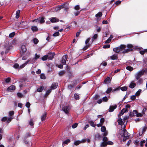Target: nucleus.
<instances>
[{
	"instance_id": "nucleus-1",
	"label": "nucleus",
	"mask_w": 147,
	"mask_h": 147,
	"mask_svg": "<svg viewBox=\"0 0 147 147\" xmlns=\"http://www.w3.org/2000/svg\"><path fill=\"white\" fill-rule=\"evenodd\" d=\"M146 71V70L143 69L138 71L135 75V77L137 80H138L143 75Z\"/></svg>"
},
{
	"instance_id": "nucleus-2",
	"label": "nucleus",
	"mask_w": 147,
	"mask_h": 147,
	"mask_svg": "<svg viewBox=\"0 0 147 147\" xmlns=\"http://www.w3.org/2000/svg\"><path fill=\"white\" fill-rule=\"evenodd\" d=\"M44 19L45 18L44 17H39L36 19L32 20V22L42 24L43 23L45 22Z\"/></svg>"
},
{
	"instance_id": "nucleus-3",
	"label": "nucleus",
	"mask_w": 147,
	"mask_h": 147,
	"mask_svg": "<svg viewBox=\"0 0 147 147\" xmlns=\"http://www.w3.org/2000/svg\"><path fill=\"white\" fill-rule=\"evenodd\" d=\"M123 134H122L121 136H123L124 137H126V138H128L129 136V135L126 129H124L123 130Z\"/></svg>"
},
{
	"instance_id": "nucleus-4",
	"label": "nucleus",
	"mask_w": 147,
	"mask_h": 147,
	"mask_svg": "<svg viewBox=\"0 0 147 147\" xmlns=\"http://www.w3.org/2000/svg\"><path fill=\"white\" fill-rule=\"evenodd\" d=\"M62 109L65 113L67 114L68 113L69 111L70 110V108L68 106H66L63 107Z\"/></svg>"
},
{
	"instance_id": "nucleus-5",
	"label": "nucleus",
	"mask_w": 147,
	"mask_h": 147,
	"mask_svg": "<svg viewBox=\"0 0 147 147\" xmlns=\"http://www.w3.org/2000/svg\"><path fill=\"white\" fill-rule=\"evenodd\" d=\"M67 58V56L66 55H64L62 58V63L63 65H65L66 63V61Z\"/></svg>"
},
{
	"instance_id": "nucleus-6",
	"label": "nucleus",
	"mask_w": 147,
	"mask_h": 147,
	"mask_svg": "<svg viewBox=\"0 0 147 147\" xmlns=\"http://www.w3.org/2000/svg\"><path fill=\"white\" fill-rule=\"evenodd\" d=\"M86 141L85 139H83L81 141L77 140L74 142V144L75 145L77 146L81 143L86 142Z\"/></svg>"
},
{
	"instance_id": "nucleus-7",
	"label": "nucleus",
	"mask_w": 147,
	"mask_h": 147,
	"mask_svg": "<svg viewBox=\"0 0 147 147\" xmlns=\"http://www.w3.org/2000/svg\"><path fill=\"white\" fill-rule=\"evenodd\" d=\"M55 55L54 53H49L47 55L48 59L49 60H52L53 58L54 55Z\"/></svg>"
},
{
	"instance_id": "nucleus-8",
	"label": "nucleus",
	"mask_w": 147,
	"mask_h": 147,
	"mask_svg": "<svg viewBox=\"0 0 147 147\" xmlns=\"http://www.w3.org/2000/svg\"><path fill=\"white\" fill-rule=\"evenodd\" d=\"M117 107V106L116 105H115L113 106H111L110 107L109 110V112H112L114 111V110Z\"/></svg>"
},
{
	"instance_id": "nucleus-9",
	"label": "nucleus",
	"mask_w": 147,
	"mask_h": 147,
	"mask_svg": "<svg viewBox=\"0 0 147 147\" xmlns=\"http://www.w3.org/2000/svg\"><path fill=\"white\" fill-rule=\"evenodd\" d=\"M146 129V128L145 127H144L142 128H141L139 130V134L141 136L142 134L145 131Z\"/></svg>"
},
{
	"instance_id": "nucleus-10",
	"label": "nucleus",
	"mask_w": 147,
	"mask_h": 147,
	"mask_svg": "<svg viewBox=\"0 0 147 147\" xmlns=\"http://www.w3.org/2000/svg\"><path fill=\"white\" fill-rule=\"evenodd\" d=\"M16 89V87L15 86L13 85H12L10 86L7 89V90L9 92H12L13 91L15 90Z\"/></svg>"
},
{
	"instance_id": "nucleus-11",
	"label": "nucleus",
	"mask_w": 147,
	"mask_h": 147,
	"mask_svg": "<svg viewBox=\"0 0 147 147\" xmlns=\"http://www.w3.org/2000/svg\"><path fill=\"white\" fill-rule=\"evenodd\" d=\"M49 19L50 21L52 23L57 22L59 21L58 19L55 17L50 18Z\"/></svg>"
},
{
	"instance_id": "nucleus-12",
	"label": "nucleus",
	"mask_w": 147,
	"mask_h": 147,
	"mask_svg": "<svg viewBox=\"0 0 147 147\" xmlns=\"http://www.w3.org/2000/svg\"><path fill=\"white\" fill-rule=\"evenodd\" d=\"M47 113H44L41 116V119L42 121H43L45 120L47 117Z\"/></svg>"
},
{
	"instance_id": "nucleus-13",
	"label": "nucleus",
	"mask_w": 147,
	"mask_h": 147,
	"mask_svg": "<svg viewBox=\"0 0 147 147\" xmlns=\"http://www.w3.org/2000/svg\"><path fill=\"white\" fill-rule=\"evenodd\" d=\"M118 47L119 49V51H120L124 50L126 48V46L125 45H122Z\"/></svg>"
},
{
	"instance_id": "nucleus-14",
	"label": "nucleus",
	"mask_w": 147,
	"mask_h": 147,
	"mask_svg": "<svg viewBox=\"0 0 147 147\" xmlns=\"http://www.w3.org/2000/svg\"><path fill=\"white\" fill-rule=\"evenodd\" d=\"M58 85L57 83H53L51 85V88L53 89H55L57 88Z\"/></svg>"
},
{
	"instance_id": "nucleus-15",
	"label": "nucleus",
	"mask_w": 147,
	"mask_h": 147,
	"mask_svg": "<svg viewBox=\"0 0 147 147\" xmlns=\"http://www.w3.org/2000/svg\"><path fill=\"white\" fill-rule=\"evenodd\" d=\"M35 60L34 58L30 59L27 61L26 62L27 63H33L35 62Z\"/></svg>"
},
{
	"instance_id": "nucleus-16",
	"label": "nucleus",
	"mask_w": 147,
	"mask_h": 147,
	"mask_svg": "<svg viewBox=\"0 0 147 147\" xmlns=\"http://www.w3.org/2000/svg\"><path fill=\"white\" fill-rule=\"evenodd\" d=\"M136 86V84L133 81L131 82L130 83L129 87L130 88H133Z\"/></svg>"
},
{
	"instance_id": "nucleus-17",
	"label": "nucleus",
	"mask_w": 147,
	"mask_h": 147,
	"mask_svg": "<svg viewBox=\"0 0 147 147\" xmlns=\"http://www.w3.org/2000/svg\"><path fill=\"white\" fill-rule=\"evenodd\" d=\"M104 83L105 84H108L110 83L111 82V79L109 77H108L106 78L104 80Z\"/></svg>"
},
{
	"instance_id": "nucleus-18",
	"label": "nucleus",
	"mask_w": 147,
	"mask_h": 147,
	"mask_svg": "<svg viewBox=\"0 0 147 147\" xmlns=\"http://www.w3.org/2000/svg\"><path fill=\"white\" fill-rule=\"evenodd\" d=\"M110 58L112 60L117 59H118L117 55L114 54L110 57Z\"/></svg>"
},
{
	"instance_id": "nucleus-19",
	"label": "nucleus",
	"mask_w": 147,
	"mask_h": 147,
	"mask_svg": "<svg viewBox=\"0 0 147 147\" xmlns=\"http://www.w3.org/2000/svg\"><path fill=\"white\" fill-rule=\"evenodd\" d=\"M31 29L34 32H36L38 30V28L37 26H32L31 27Z\"/></svg>"
},
{
	"instance_id": "nucleus-20",
	"label": "nucleus",
	"mask_w": 147,
	"mask_h": 147,
	"mask_svg": "<svg viewBox=\"0 0 147 147\" xmlns=\"http://www.w3.org/2000/svg\"><path fill=\"white\" fill-rule=\"evenodd\" d=\"M21 51L23 53H24L26 51V46L24 45H22L21 47Z\"/></svg>"
},
{
	"instance_id": "nucleus-21",
	"label": "nucleus",
	"mask_w": 147,
	"mask_h": 147,
	"mask_svg": "<svg viewBox=\"0 0 147 147\" xmlns=\"http://www.w3.org/2000/svg\"><path fill=\"white\" fill-rule=\"evenodd\" d=\"M132 50V49H124V50L122 52L123 53H127L130 51H131Z\"/></svg>"
},
{
	"instance_id": "nucleus-22",
	"label": "nucleus",
	"mask_w": 147,
	"mask_h": 147,
	"mask_svg": "<svg viewBox=\"0 0 147 147\" xmlns=\"http://www.w3.org/2000/svg\"><path fill=\"white\" fill-rule=\"evenodd\" d=\"M128 111V109H127L124 108L121 110V114L122 115L124 114L126 112Z\"/></svg>"
},
{
	"instance_id": "nucleus-23",
	"label": "nucleus",
	"mask_w": 147,
	"mask_h": 147,
	"mask_svg": "<svg viewBox=\"0 0 147 147\" xmlns=\"http://www.w3.org/2000/svg\"><path fill=\"white\" fill-rule=\"evenodd\" d=\"M89 123H90L91 126L93 127H95L96 126V124H94V122L92 121H88Z\"/></svg>"
},
{
	"instance_id": "nucleus-24",
	"label": "nucleus",
	"mask_w": 147,
	"mask_h": 147,
	"mask_svg": "<svg viewBox=\"0 0 147 147\" xmlns=\"http://www.w3.org/2000/svg\"><path fill=\"white\" fill-rule=\"evenodd\" d=\"M64 7V5H62L55 8V10L56 11H58L61 9V8Z\"/></svg>"
},
{
	"instance_id": "nucleus-25",
	"label": "nucleus",
	"mask_w": 147,
	"mask_h": 147,
	"mask_svg": "<svg viewBox=\"0 0 147 147\" xmlns=\"http://www.w3.org/2000/svg\"><path fill=\"white\" fill-rule=\"evenodd\" d=\"M20 10L17 11L16 13V19H18L19 17L20 13Z\"/></svg>"
},
{
	"instance_id": "nucleus-26",
	"label": "nucleus",
	"mask_w": 147,
	"mask_h": 147,
	"mask_svg": "<svg viewBox=\"0 0 147 147\" xmlns=\"http://www.w3.org/2000/svg\"><path fill=\"white\" fill-rule=\"evenodd\" d=\"M44 87L43 86H42L38 88L37 89V92H40L42 91L44 89Z\"/></svg>"
},
{
	"instance_id": "nucleus-27",
	"label": "nucleus",
	"mask_w": 147,
	"mask_h": 147,
	"mask_svg": "<svg viewBox=\"0 0 147 147\" xmlns=\"http://www.w3.org/2000/svg\"><path fill=\"white\" fill-rule=\"evenodd\" d=\"M65 71H59L58 73L59 76H62L65 74Z\"/></svg>"
},
{
	"instance_id": "nucleus-28",
	"label": "nucleus",
	"mask_w": 147,
	"mask_h": 147,
	"mask_svg": "<svg viewBox=\"0 0 147 147\" xmlns=\"http://www.w3.org/2000/svg\"><path fill=\"white\" fill-rule=\"evenodd\" d=\"M126 68L127 69L129 70L130 71H132L133 69V68L130 66H127L126 67Z\"/></svg>"
},
{
	"instance_id": "nucleus-29",
	"label": "nucleus",
	"mask_w": 147,
	"mask_h": 147,
	"mask_svg": "<svg viewBox=\"0 0 147 147\" xmlns=\"http://www.w3.org/2000/svg\"><path fill=\"white\" fill-rule=\"evenodd\" d=\"M113 51L117 53H118L120 52L119 49V48L118 47L116 48H113Z\"/></svg>"
},
{
	"instance_id": "nucleus-30",
	"label": "nucleus",
	"mask_w": 147,
	"mask_h": 147,
	"mask_svg": "<svg viewBox=\"0 0 147 147\" xmlns=\"http://www.w3.org/2000/svg\"><path fill=\"white\" fill-rule=\"evenodd\" d=\"M40 78L41 79H45L46 78V77L45 76V75L43 74H41L40 75Z\"/></svg>"
},
{
	"instance_id": "nucleus-31",
	"label": "nucleus",
	"mask_w": 147,
	"mask_h": 147,
	"mask_svg": "<svg viewBox=\"0 0 147 147\" xmlns=\"http://www.w3.org/2000/svg\"><path fill=\"white\" fill-rule=\"evenodd\" d=\"M129 49H132L134 47L131 44H128L127 46Z\"/></svg>"
},
{
	"instance_id": "nucleus-32",
	"label": "nucleus",
	"mask_w": 147,
	"mask_h": 147,
	"mask_svg": "<svg viewBox=\"0 0 147 147\" xmlns=\"http://www.w3.org/2000/svg\"><path fill=\"white\" fill-rule=\"evenodd\" d=\"M70 140L69 139H67L64 141L63 142V144H67L70 142Z\"/></svg>"
},
{
	"instance_id": "nucleus-33",
	"label": "nucleus",
	"mask_w": 147,
	"mask_h": 147,
	"mask_svg": "<svg viewBox=\"0 0 147 147\" xmlns=\"http://www.w3.org/2000/svg\"><path fill=\"white\" fill-rule=\"evenodd\" d=\"M120 89L122 91H125L127 90V87L126 86L122 87L120 88Z\"/></svg>"
},
{
	"instance_id": "nucleus-34",
	"label": "nucleus",
	"mask_w": 147,
	"mask_h": 147,
	"mask_svg": "<svg viewBox=\"0 0 147 147\" xmlns=\"http://www.w3.org/2000/svg\"><path fill=\"white\" fill-rule=\"evenodd\" d=\"M141 91V90H140V89L139 90H138V91L136 93V94H135L136 96H139L140 94Z\"/></svg>"
},
{
	"instance_id": "nucleus-35",
	"label": "nucleus",
	"mask_w": 147,
	"mask_h": 147,
	"mask_svg": "<svg viewBox=\"0 0 147 147\" xmlns=\"http://www.w3.org/2000/svg\"><path fill=\"white\" fill-rule=\"evenodd\" d=\"M42 60L43 61H45L48 59L47 55L44 56L42 57Z\"/></svg>"
},
{
	"instance_id": "nucleus-36",
	"label": "nucleus",
	"mask_w": 147,
	"mask_h": 147,
	"mask_svg": "<svg viewBox=\"0 0 147 147\" xmlns=\"http://www.w3.org/2000/svg\"><path fill=\"white\" fill-rule=\"evenodd\" d=\"M13 118V116L10 117L9 118H8V119L7 118V122L8 123L10 122L11 121V120Z\"/></svg>"
},
{
	"instance_id": "nucleus-37",
	"label": "nucleus",
	"mask_w": 147,
	"mask_h": 147,
	"mask_svg": "<svg viewBox=\"0 0 147 147\" xmlns=\"http://www.w3.org/2000/svg\"><path fill=\"white\" fill-rule=\"evenodd\" d=\"M146 52H147V49L144 50L140 51V53L142 55H143Z\"/></svg>"
},
{
	"instance_id": "nucleus-38",
	"label": "nucleus",
	"mask_w": 147,
	"mask_h": 147,
	"mask_svg": "<svg viewBox=\"0 0 147 147\" xmlns=\"http://www.w3.org/2000/svg\"><path fill=\"white\" fill-rule=\"evenodd\" d=\"M118 122L119 124L120 125H122L123 124V121H122L121 119H119L118 120Z\"/></svg>"
},
{
	"instance_id": "nucleus-39",
	"label": "nucleus",
	"mask_w": 147,
	"mask_h": 147,
	"mask_svg": "<svg viewBox=\"0 0 147 147\" xmlns=\"http://www.w3.org/2000/svg\"><path fill=\"white\" fill-rule=\"evenodd\" d=\"M112 90V89L111 88H109L106 91V92L107 94L109 93Z\"/></svg>"
},
{
	"instance_id": "nucleus-40",
	"label": "nucleus",
	"mask_w": 147,
	"mask_h": 147,
	"mask_svg": "<svg viewBox=\"0 0 147 147\" xmlns=\"http://www.w3.org/2000/svg\"><path fill=\"white\" fill-rule=\"evenodd\" d=\"M13 67L15 69H19V65L17 63H16L13 65Z\"/></svg>"
},
{
	"instance_id": "nucleus-41",
	"label": "nucleus",
	"mask_w": 147,
	"mask_h": 147,
	"mask_svg": "<svg viewBox=\"0 0 147 147\" xmlns=\"http://www.w3.org/2000/svg\"><path fill=\"white\" fill-rule=\"evenodd\" d=\"M40 57V56L39 55H37L36 53L35 54V56L34 58L35 60H36L38 59Z\"/></svg>"
},
{
	"instance_id": "nucleus-42",
	"label": "nucleus",
	"mask_w": 147,
	"mask_h": 147,
	"mask_svg": "<svg viewBox=\"0 0 147 147\" xmlns=\"http://www.w3.org/2000/svg\"><path fill=\"white\" fill-rule=\"evenodd\" d=\"M102 13L101 12H99L96 15V17H100L102 16Z\"/></svg>"
},
{
	"instance_id": "nucleus-43",
	"label": "nucleus",
	"mask_w": 147,
	"mask_h": 147,
	"mask_svg": "<svg viewBox=\"0 0 147 147\" xmlns=\"http://www.w3.org/2000/svg\"><path fill=\"white\" fill-rule=\"evenodd\" d=\"M15 35V32H13L11 33H10L9 35V37L10 38H12Z\"/></svg>"
},
{
	"instance_id": "nucleus-44",
	"label": "nucleus",
	"mask_w": 147,
	"mask_h": 147,
	"mask_svg": "<svg viewBox=\"0 0 147 147\" xmlns=\"http://www.w3.org/2000/svg\"><path fill=\"white\" fill-rule=\"evenodd\" d=\"M59 35V33L58 32H56L54 33L53 34V36H58Z\"/></svg>"
},
{
	"instance_id": "nucleus-45",
	"label": "nucleus",
	"mask_w": 147,
	"mask_h": 147,
	"mask_svg": "<svg viewBox=\"0 0 147 147\" xmlns=\"http://www.w3.org/2000/svg\"><path fill=\"white\" fill-rule=\"evenodd\" d=\"M90 46L89 44H88V45H86V46H85L83 48V50L84 51L86 50Z\"/></svg>"
},
{
	"instance_id": "nucleus-46",
	"label": "nucleus",
	"mask_w": 147,
	"mask_h": 147,
	"mask_svg": "<svg viewBox=\"0 0 147 147\" xmlns=\"http://www.w3.org/2000/svg\"><path fill=\"white\" fill-rule=\"evenodd\" d=\"M14 114V112L13 111H11L9 113V115L10 117L13 116Z\"/></svg>"
},
{
	"instance_id": "nucleus-47",
	"label": "nucleus",
	"mask_w": 147,
	"mask_h": 147,
	"mask_svg": "<svg viewBox=\"0 0 147 147\" xmlns=\"http://www.w3.org/2000/svg\"><path fill=\"white\" fill-rule=\"evenodd\" d=\"M74 9L75 10H79L80 9V7L79 5H76L74 7Z\"/></svg>"
},
{
	"instance_id": "nucleus-48",
	"label": "nucleus",
	"mask_w": 147,
	"mask_h": 147,
	"mask_svg": "<svg viewBox=\"0 0 147 147\" xmlns=\"http://www.w3.org/2000/svg\"><path fill=\"white\" fill-rule=\"evenodd\" d=\"M27 64V63L26 62L24 64L22 65L20 67L19 66V69H22L24 67L25 65Z\"/></svg>"
},
{
	"instance_id": "nucleus-49",
	"label": "nucleus",
	"mask_w": 147,
	"mask_h": 147,
	"mask_svg": "<svg viewBox=\"0 0 147 147\" xmlns=\"http://www.w3.org/2000/svg\"><path fill=\"white\" fill-rule=\"evenodd\" d=\"M35 44H37L38 42V40L36 38H35L33 40Z\"/></svg>"
},
{
	"instance_id": "nucleus-50",
	"label": "nucleus",
	"mask_w": 147,
	"mask_h": 147,
	"mask_svg": "<svg viewBox=\"0 0 147 147\" xmlns=\"http://www.w3.org/2000/svg\"><path fill=\"white\" fill-rule=\"evenodd\" d=\"M74 97L76 99H79V95H78L77 94H75L74 95Z\"/></svg>"
},
{
	"instance_id": "nucleus-51",
	"label": "nucleus",
	"mask_w": 147,
	"mask_h": 147,
	"mask_svg": "<svg viewBox=\"0 0 147 147\" xmlns=\"http://www.w3.org/2000/svg\"><path fill=\"white\" fill-rule=\"evenodd\" d=\"M101 130L102 132H104L106 131V128L104 126H102L101 128Z\"/></svg>"
},
{
	"instance_id": "nucleus-52",
	"label": "nucleus",
	"mask_w": 147,
	"mask_h": 147,
	"mask_svg": "<svg viewBox=\"0 0 147 147\" xmlns=\"http://www.w3.org/2000/svg\"><path fill=\"white\" fill-rule=\"evenodd\" d=\"M7 119V118L6 117H3L1 119V120L2 121H6Z\"/></svg>"
},
{
	"instance_id": "nucleus-53",
	"label": "nucleus",
	"mask_w": 147,
	"mask_h": 147,
	"mask_svg": "<svg viewBox=\"0 0 147 147\" xmlns=\"http://www.w3.org/2000/svg\"><path fill=\"white\" fill-rule=\"evenodd\" d=\"M51 91V89L47 90L46 93V95L48 96L49 93H50Z\"/></svg>"
},
{
	"instance_id": "nucleus-54",
	"label": "nucleus",
	"mask_w": 147,
	"mask_h": 147,
	"mask_svg": "<svg viewBox=\"0 0 147 147\" xmlns=\"http://www.w3.org/2000/svg\"><path fill=\"white\" fill-rule=\"evenodd\" d=\"M78 124L77 123H76L72 125V127L73 128H75L77 127Z\"/></svg>"
},
{
	"instance_id": "nucleus-55",
	"label": "nucleus",
	"mask_w": 147,
	"mask_h": 147,
	"mask_svg": "<svg viewBox=\"0 0 147 147\" xmlns=\"http://www.w3.org/2000/svg\"><path fill=\"white\" fill-rule=\"evenodd\" d=\"M107 144V142H103L101 144V145L102 146H106Z\"/></svg>"
},
{
	"instance_id": "nucleus-56",
	"label": "nucleus",
	"mask_w": 147,
	"mask_h": 147,
	"mask_svg": "<svg viewBox=\"0 0 147 147\" xmlns=\"http://www.w3.org/2000/svg\"><path fill=\"white\" fill-rule=\"evenodd\" d=\"M136 116L137 117H141L143 116V114L141 113H138Z\"/></svg>"
},
{
	"instance_id": "nucleus-57",
	"label": "nucleus",
	"mask_w": 147,
	"mask_h": 147,
	"mask_svg": "<svg viewBox=\"0 0 147 147\" xmlns=\"http://www.w3.org/2000/svg\"><path fill=\"white\" fill-rule=\"evenodd\" d=\"M110 47V45H105L103 47V48L105 49L109 48Z\"/></svg>"
},
{
	"instance_id": "nucleus-58",
	"label": "nucleus",
	"mask_w": 147,
	"mask_h": 147,
	"mask_svg": "<svg viewBox=\"0 0 147 147\" xmlns=\"http://www.w3.org/2000/svg\"><path fill=\"white\" fill-rule=\"evenodd\" d=\"M30 104L29 102H27L26 104V107L29 108L30 107Z\"/></svg>"
},
{
	"instance_id": "nucleus-59",
	"label": "nucleus",
	"mask_w": 147,
	"mask_h": 147,
	"mask_svg": "<svg viewBox=\"0 0 147 147\" xmlns=\"http://www.w3.org/2000/svg\"><path fill=\"white\" fill-rule=\"evenodd\" d=\"M103 101L105 102H107L108 100L107 98V97L105 96L103 98L102 100Z\"/></svg>"
},
{
	"instance_id": "nucleus-60",
	"label": "nucleus",
	"mask_w": 147,
	"mask_h": 147,
	"mask_svg": "<svg viewBox=\"0 0 147 147\" xmlns=\"http://www.w3.org/2000/svg\"><path fill=\"white\" fill-rule=\"evenodd\" d=\"M29 124L31 126H33L34 125L33 121L32 119H31L29 122Z\"/></svg>"
},
{
	"instance_id": "nucleus-61",
	"label": "nucleus",
	"mask_w": 147,
	"mask_h": 147,
	"mask_svg": "<svg viewBox=\"0 0 147 147\" xmlns=\"http://www.w3.org/2000/svg\"><path fill=\"white\" fill-rule=\"evenodd\" d=\"M17 95L19 97H22L23 96L22 94L20 93H18L17 94Z\"/></svg>"
},
{
	"instance_id": "nucleus-62",
	"label": "nucleus",
	"mask_w": 147,
	"mask_h": 147,
	"mask_svg": "<svg viewBox=\"0 0 147 147\" xmlns=\"http://www.w3.org/2000/svg\"><path fill=\"white\" fill-rule=\"evenodd\" d=\"M10 80V79L9 78H7L5 80V82L7 83H9Z\"/></svg>"
},
{
	"instance_id": "nucleus-63",
	"label": "nucleus",
	"mask_w": 147,
	"mask_h": 147,
	"mask_svg": "<svg viewBox=\"0 0 147 147\" xmlns=\"http://www.w3.org/2000/svg\"><path fill=\"white\" fill-rule=\"evenodd\" d=\"M111 41V39L110 38H109L105 42V43H108L110 42Z\"/></svg>"
},
{
	"instance_id": "nucleus-64",
	"label": "nucleus",
	"mask_w": 147,
	"mask_h": 147,
	"mask_svg": "<svg viewBox=\"0 0 147 147\" xmlns=\"http://www.w3.org/2000/svg\"><path fill=\"white\" fill-rule=\"evenodd\" d=\"M145 142V140H143L142 141H141L140 142V145L141 146H143V144H144Z\"/></svg>"
}]
</instances>
